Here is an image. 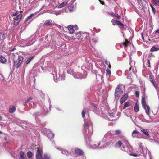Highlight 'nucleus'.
<instances>
[{"mask_svg": "<svg viewBox=\"0 0 159 159\" xmlns=\"http://www.w3.org/2000/svg\"><path fill=\"white\" fill-rule=\"evenodd\" d=\"M12 16L13 18V25L15 26H17L22 16L21 12L16 11L12 14Z\"/></svg>", "mask_w": 159, "mask_h": 159, "instance_id": "obj_1", "label": "nucleus"}, {"mask_svg": "<svg viewBox=\"0 0 159 159\" xmlns=\"http://www.w3.org/2000/svg\"><path fill=\"white\" fill-rule=\"evenodd\" d=\"M14 61V66L17 68L21 67L23 63V57L21 56H19L18 59L15 60L13 59Z\"/></svg>", "mask_w": 159, "mask_h": 159, "instance_id": "obj_2", "label": "nucleus"}, {"mask_svg": "<svg viewBox=\"0 0 159 159\" xmlns=\"http://www.w3.org/2000/svg\"><path fill=\"white\" fill-rule=\"evenodd\" d=\"M142 107L145 110L146 113L148 115L150 114V107L148 105L146 100H142Z\"/></svg>", "mask_w": 159, "mask_h": 159, "instance_id": "obj_3", "label": "nucleus"}, {"mask_svg": "<svg viewBox=\"0 0 159 159\" xmlns=\"http://www.w3.org/2000/svg\"><path fill=\"white\" fill-rule=\"evenodd\" d=\"M43 150V148L40 147H39L37 148L36 155V159H41L42 158Z\"/></svg>", "mask_w": 159, "mask_h": 159, "instance_id": "obj_4", "label": "nucleus"}, {"mask_svg": "<svg viewBox=\"0 0 159 159\" xmlns=\"http://www.w3.org/2000/svg\"><path fill=\"white\" fill-rule=\"evenodd\" d=\"M123 91L120 89V87L118 86L116 88L115 93V97L117 98H119L122 94Z\"/></svg>", "mask_w": 159, "mask_h": 159, "instance_id": "obj_5", "label": "nucleus"}, {"mask_svg": "<svg viewBox=\"0 0 159 159\" xmlns=\"http://www.w3.org/2000/svg\"><path fill=\"white\" fill-rule=\"evenodd\" d=\"M111 22L113 25H118L120 28L122 29L124 27V25L119 21L116 20L114 19H113L111 20Z\"/></svg>", "mask_w": 159, "mask_h": 159, "instance_id": "obj_6", "label": "nucleus"}, {"mask_svg": "<svg viewBox=\"0 0 159 159\" xmlns=\"http://www.w3.org/2000/svg\"><path fill=\"white\" fill-rule=\"evenodd\" d=\"M75 28V29L76 30H77L78 29V27L76 25H75V26L70 25L68 26V29L70 33L73 34L74 33Z\"/></svg>", "mask_w": 159, "mask_h": 159, "instance_id": "obj_7", "label": "nucleus"}, {"mask_svg": "<svg viewBox=\"0 0 159 159\" xmlns=\"http://www.w3.org/2000/svg\"><path fill=\"white\" fill-rule=\"evenodd\" d=\"M75 153L77 156H80L83 155L84 152L82 150L80 149H78L75 150Z\"/></svg>", "mask_w": 159, "mask_h": 159, "instance_id": "obj_8", "label": "nucleus"}, {"mask_svg": "<svg viewBox=\"0 0 159 159\" xmlns=\"http://www.w3.org/2000/svg\"><path fill=\"white\" fill-rule=\"evenodd\" d=\"M52 25V21L51 20H47L43 24V26L45 27H47L50 26Z\"/></svg>", "mask_w": 159, "mask_h": 159, "instance_id": "obj_9", "label": "nucleus"}, {"mask_svg": "<svg viewBox=\"0 0 159 159\" xmlns=\"http://www.w3.org/2000/svg\"><path fill=\"white\" fill-rule=\"evenodd\" d=\"M140 5L142 7H145L146 6V3L144 0H139V2Z\"/></svg>", "mask_w": 159, "mask_h": 159, "instance_id": "obj_10", "label": "nucleus"}, {"mask_svg": "<svg viewBox=\"0 0 159 159\" xmlns=\"http://www.w3.org/2000/svg\"><path fill=\"white\" fill-rule=\"evenodd\" d=\"M16 110V108L15 106L13 105H11L9 107V111L10 113H13Z\"/></svg>", "mask_w": 159, "mask_h": 159, "instance_id": "obj_11", "label": "nucleus"}, {"mask_svg": "<svg viewBox=\"0 0 159 159\" xmlns=\"http://www.w3.org/2000/svg\"><path fill=\"white\" fill-rule=\"evenodd\" d=\"M131 44L130 41H129L127 39H125V41L123 43V44L125 47H127L128 46H130Z\"/></svg>", "mask_w": 159, "mask_h": 159, "instance_id": "obj_12", "label": "nucleus"}, {"mask_svg": "<svg viewBox=\"0 0 159 159\" xmlns=\"http://www.w3.org/2000/svg\"><path fill=\"white\" fill-rule=\"evenodd\" d=\"M134 111L135 112H138L139 110V106L138 103H136L134 107Z\"/></svg>", "mask_w": 159, "mask_h": 159, "instance_id": "obj_13", "label": "nucleus"}, {"mask_svg": "<svg viewBox=\"0 0 159 159\" xmlns=\"http://www.w3.org/2000/svg\"><path fill=\"white\" fill-rule=\"evenodd\" d=\"M141 130L143 133L145 134V135L148 137V138L149 137V134H148L147 129H145L142 128H141Z\"/></svg>", "mask_w": 159, "mask_h": 159, "instance_id": "obj_14", "label": "nucleus"}, {"mask_svg": "<svg viewBox=\"0 0 159 159\" xmlns=\"http://www.w3.org/2000/svg\"><path fill=\"white\" fill-rule=\"evenodd\" d=\"M76 38H74V39H82L83 38V36L80 33H78L76 34Z\"/></svg>", "mask_w": 159, "mask_h": 159, "instance_id": "obj_15", "label": "nucleus"}, {"mask_svg": "<svg viewBox=\"0 0 159 159\" xmlns=\"http://www.w3.org/2000/svg\"><path fill=\"white\" fill-rule=\"evenodd\" d=\"M7 60L6 58L2 56H0V61L2 63L5 64Z\"/></svg>", "mask_w": 159, "mask_h": 159, "instance_id": "obj_16", "label": "nucleus"}, {"mask_svg": "<svg viewBox=\"0 0 159 159\" xmlns=\"http://www.w3.org/2000/svg\"><path fill=\"white\" fill-rule=\"evenodd\" d=\"M149 78L150 80V81L152 83V84H153L154 87L157 89V87L158 85L157 84L155 83L154 81L153 80V79L152 78V77L150 76L149 77Z\"/></svg>", "mask_w": 159, "mask_h": 159, "instance_id": "obj_17", "label": "nucleus"}, {"mask_svg": "<svg viewBox=\"0 0 159 159\" xmlns=\"http://www.w3.org/2000/svg\"><path fill=\"white\" fill-rule=\"evenodd\" d=\"M123 145V143L120 141H119L117 142L115 144V147H121Z\"/></svg>", "mask_w": 159, "mask_h": 159, "instance_id": "obj_18", "label": "nucleus"}, {"mask_svg": "<svg viewBox=\"0 0 159 159\" xmlns=\"http://www.w3.org/2000/svg\"><path fill=\"white\" fill-rule=\"evenodd\" d=\"M20 155V159H25V157L24 156V152L22 151H20L19 152Z\"/></svg>", "mask_w": 159, "mask_h": 159, "instance_id": "obj_19", "label": "nucleus"}, {"mask_svg": "<svg viewBox=\"0 0 159 159\" xmlns=\"http://www.w3.org/2000/svg\"><path fill=\"white\" fill-rule=\"evenodd\" d=\"M152 2L154 5L159 6V0H152Z\"/></svg>", "mask_w": 159, "mask_h": 159, "instance_id": "obj_20", "label": "nucleus"}, {"mask_svg": "<svg viewBox=\"0 0 159 159\" xmlns=\"http://www.w3.org/2000/svg\"><path fill=\"white\" fill-rule=\"evenodd\" d=\"M158 50H159V48H157L156 46H154L151 48L150 51L151 52L155 51H158Z\"/></svg>", "mask_w": 159, "mask_h": 159, "instance_id": "obj_21", "label": "nucleus"}, {"mask_svg": "<svg viewBox=\"0 0 159 159\" xmlns=\"http://www.w3.org/2000/svg\"><path fill=\"white\" fill-rule=\"evenodd\" d=\"M43 157H42L41 159H51L50 156L47 154H44Z\"/></svg>", "mask_w": 159, "mask_h": 159, "instance_id": "obj_22", "label": "nucleus"}, {"mask_svg": "<svg viewBox=\"0 0 159 159\" xmlns=\"http://www.w3.org/2000/svg\"><path fill=\"white\" fill-rule=\"evenodd\" d=\"M131 105L130 102H126L124 104V106L123 107V109H125L126 107L130 106Z\"/></svg>", "mask_w": 159, "mask_h": 159, "instance_id": "obj_23", "label": "nucleus"}, {"mask_svg": "<svg viewBox=\"0 0 159 159\" xmlns=\"http://www.w3.org/2000/svg\"><path fill=\"white\" fill-rule=\"evenodd\" d=\"M34 57V56H32L29 58L26 62V64H28L32 60V59H33Z\"/></svg>", "mask_w": 159, "mask_h": 159, "instance_id": "obj_24", "label": "nucleus"}, {"mask_svg": "<svg viewBox=\"0 0 159 159\" xmlns=\"http://www.w3.org/2000/svg\"><path fill=\"white\" fill-rule=\"evenodd\" d=\"M5 39V35L3 32H0V39L1 40H3Z\"/></svg>", "mask_w": 159, "mask_h": 159, "instance_id": "obj_25", "label": "nucleus"}, {"mask_svg": "<svg viewBox=\"0 0 159 159\" xmlns=\"http://www.w3.org/2000/svg\"><path fill=\"white\" fill-rule=\"evenodd\" d=\"M67 4V2H64L60 4L59 6V8H62L66 6Z\"/></svg>", "mask_w": 159, "mask_h": 159, "instance_id": "obj_26", "label": "nucleus"}, {"mask_svg": "<svg viewBox=\"0 0 159 159\" xmlns=\"http://www.w3.org/2000/svg\"><path fill=\"white\" fill-rule=\"evenodd\" d=\"M27 157L29 158H30L32 157L33 154V153L31 151H29L27 152Z\"/></svg>", "mask_w": 159, "mask_h": 159, "instance_id": "obj_27", "label": "nucleus"}, {"mask_svg": "<svg viewBox=\"0 0 159 159\" xmlns=\"http://www.w3.org/2000/svg\"><path fill=\"white\" fill-rule=\"evenodd\" d=\"M68 9L70 11H74L75 10V8L73 5H70L68 7Z\"/></svg>", "mask_w": 159, "mask_h": 159, "instance_id": "obj_28", "label": "nucleus"}, {"mask_svg": "<svg viewBox=\"0 0 159 159\" xmlns=\"http://www.w3.org/2000/svg\"><path fill=\"white\" fill-rule=\"evenodd\" d=\"M128 97V94L126 93L121 98V99H127Z\"/></svg>", "mask_w": 159, "mask_h": 159, "instance_id": "obj_29", "label": "nucleus"}, {"mask_svg": "<svg viewBox=\"0 0 159 159\" xmlns=\"http://www.w3.org/2000/svg\"><path fill=\"white\" fill-rule=\"evenodd\" d=\"M112 16H113L116 17L117 19H120L121 18L120 16L116 13L114 14Z\"/></svg>", "mask_w": 159, "mask_h": 159, "instance_id": "obj_30", "label": "nucleus"}, {"mask_svg": "<svg viewBox=\"0 0 159 159\" xmlns=\"http://www.w3.org/2000/svg\"><path fill=\"white\" fill-rule=\"evenodd\" d=\"M121 131L120 130H116L115 131V134L116 135L120 134H121Z\"/></svg>", "mask_w": 159, "mask_h": 159, "instance_id": "obj_31", "label": "nucleus"}, {"mask_svg": "<svg viewBox=\"0 0 159 159\" xmlns=\"http://www.w3.org/2000/svg\"><path fill=\"white\" fill-rule=\"evenodd\" d=\"M134 134L138 135L139 134V132L136 130H134L132 132V136L133 137H135V136L134 135Z\"/></svg>", "mask_w": 159, "mask_h": 159, "instance_id": "obj_32", "label": "nucleus"}, {"mask_svg": "<svg viewBox=\"0 0 159 159\" xmlns=\"http://www.w3.org/2000/svg\"><path fill=\"white\" fill-rule=\"evenodd\" d=\"M62 153L63 154H65L67 156H68L70 153L68 152L67 151L64 150L62 151Z\"/></svg>", "mask_w": 159, "mask_h": 159, "instance_id": "obj_33", "label": "nucleus"}, {"mask_svg": "<svg viewBox=\"0 0 159 159\" xmlns=\"http://www.w3.org/2000/svg\"><path fill=\"white\" fill-rule=\"evenodd\" d=\"M114 143V141H113L112 140H111L107 142V144L108 145H113Z\"/></svg>", "mask_w": 159, "mask_h": 159, "instance_id": "obj_34", "label": "nucleus"}, {"mask_svg": "<svg viewBox=\"0 0 159 159\" xmlns=\"http://www.w3.org/2000/svg\"><path fill=\"white\" fill-rule=\"evenodd\" d=\"M135 95L137 98H138L139 95V92L138 91H136L135 92Z\"/></svg>", "mask_w": 159, "mask_h": 159, "instance_id": "obj_35", "label": "nucleus"}, {"mask_svg": "<svg viewBox=\"0 0 159 159\" xmlns=\"http://www.w3.org/2000/svg\"><path fill=\"white\" fill-rule=\"evenodd\" d=\"M107 74L109 76L110 75L111 72L110 70L107 69L106 70Z\"/></svg>", "mask_w": 159, "mask_h": 159, "instance_id": "obj_36", "label": "nucleus"}, {"mask_svg": "<svg viewBox=\"0 0 159 159\" xmlns=\"http://www.w3.org/2000/svg\"><path fill=\"white\" fill-rule=\"evenodd\" d=\"M85 112L84 110L82 111V116L83 118H84L85 117Z\"/></svg>", "mask_w": 159, "mask_h": 159, "instance_id": "obj_37", "label": "nucleus"}, {"mask_svg": "<svg viewBox=\"0 0 159 159\" xmlns=\"http://www.w3.org/2000/svg\"><path fill=\"white\" fill-rule=\"evenodd\" d=\"M105 63L107 65H108L110 64V62L107 60H106L105 61Z\"/></svg>", "mask_w": 159, "mask_h": 159, "instance_id": "obj_38", "label": "nucleus"}, {"mask_svg": "<svg viewBox=\"0 0 159 159\" xmlns=\"http://www.w3.org/2000/svg\"><path fill=\"white\" fill-rule=\"evenodd\" d=\"M152 9L153 12L154 14H155L156 12V11L154 7H152Z\"/></svg>", "mask_w": 159, "mask_h": 159, "instance_id": "obj_39", "label": "nucleus"}, {"mask_svg": "<svg viewBox=\"0 0 159 159\" xmlns=\"http://www.w3.org/2000/svg\"><path fill=\"white\" fill-rule=\"evenodd\" d=\"M100 3L102 5H104L105 4V2L104 1H102L101 0H98Z\"/></svg>", "mask_w": 159, "mask_h": 159, "instance_id": "obj_40", "label": "nucleus"}, {"mask_svg": "<svg viewBox=\"0 0 159 159\" xmlns=\"http://www.w3.org/2000/svg\"><path fill=\"white\" fill-rule=\"evenodd\" d=\"M4 77H3V75L2 74L0 73V79L1 80H3L4 79Z\"/></svg>", "mask_w": 159, "mask_h": 159, "instance_id": "obj_41", "label": "nucleus"}, {"mask_svg": "<svg viewBox=\"0 0 159 159\" xmlns=\"http://www.w3.org/2000/svg\"><path fill=\"white\" fill-rule=\"evenodd\" d=\"M147 61H148V63L149 64V65L148 66V67H150V60L148 59H147Z\"/></svg>", "mask_w": 159, "mask_h": 159, "instance_id": "obj_42", "label": "nucleus"}, {"mask_svg": "<svg viewBox=\"0 0 159 159\" xmlns=\"http://www.w3.org/2000/svg\"><path fill=\"white\" fill-rule=\"evenodd\" d=\"M49 136H51V138H52L54 137V135L53 134H49Z\"/></svg>", "mask_w": 159, "mask_h": 159, "instance_id": "obj_43", "label": "nucleus"}, {"mask_svg": "<svg viewBox=\"0 0 159 159\" xmlns=\"http://www.w3.org/2000/svg\"><path fill=\"white\" fill-rule=\"evenodd\" d=\"M31 18V17L30 16H29L28 17H27V18H26V21H27L28 20H29V19H30Z\"/></svg>", "mask_w": 159, "mask_h": 159, "instance_id": "obj_44", "label": "nucleus"}, {"mask_svg": "<svg viewBox=\"0 0 159 159\" xmlns=\"http://www.w3.org/2000/svg\"><path fill=\"white\" fill-rule=\"evenodd\" d=\"M16 49V48H10V50L9 51H13L14 50H15Z\"/></svg>", "mask_w": 159, "mask_h": 159, "instance_id": "obj_45", "label": "nucleus"}, {"mask_svg": "<svg viewBox=\"0 0 159 159\" xmlns=\"http://www.w3.org/2000/svg\"><path fill=\"white\" fill-rule=\"evenodd\" d=\"M125 100H120V102L121 103H122L123 102H124Z\"/></svg>", "mask_w": 159, "mask_h": 159, "instance_id": "obj_46", "label": "nucleus"}, {"mask_svg": "<svg viewBox=\"0 0 159 159\" xmlns=\"http://www.w3.org/2000/svg\"><path fill=\"white\" fill-rule=\"evenodd\" d=\"M84 126H88V124L87 123H85L84 124Z\"/></svg>", "mask_w": 159, "mask_h": 159, "instance_id": "obj_47", "label": "nucleus"}, {"mask_svg": "<svg viewBox=\"0 0 159 159\" xmlns=\"http://www.w3.org/2000/svg\"><path fill=\"white\" fill-rule=\"evenodd\" d=\"M108 67L109 68H110V69L111 68V65L110 64L108 65Z\"/></svg>", "mask_w": 159, "mask_h": 159, "instance_id": "obj_48", "label": "nucleus"}, {"mask_svg": "<svg viewBox=\"0 0 159 159\" xmlns=\"http://www.w3.org/2000/svg\"><path fill=\"white\" fill-rule=\"evenodd\" d=\"M156 32H157L159 34V29L157 30L156 31Z\"/></svg>", "mask_w": 159, "mask_h": 159, "instance_id": "obj_49", "label": "nucleus"}, {"mask_svg": "<svg viewBox=\"0 0 159 159\" xmlns=\"http://www.w3.org/2000/svg\"><path fill=\"white\" fill-rule=\"evenodd\" d=\"M34 16V14H31L30 15V16L31 17H32L33 16Z\"/></svg>", "mask_w": 159, "mask_h": 159, "instance_id": "obj_50", "label": "nucleus"}, {"mask_svg": "<svg viewBox=\"0 0 159 159\" xmlns=\"http://www.w3.org/2000/svg\"><path fill=\"white\" fill-rule=\"evenodd\" d=\"M103 78V76L102 75H101V79L102 80V79Z\"/></svg>", "mask_w": 159, "mask_h": 159, "instance_id": "obj_51", "label": "nucleus"}, {"mask_svg": "<svg viewBox=\"0 0 159 159\" xmlns=\"http://www.w3.org/2000/svg\"><path fill=\"white\" fill-rule=\"evenodd\" d=\"M2 120V117L1 116H0V120Z\"/></svg>", "mask_w": 159, "mask_h": 159, "instance_id": "obj_52", "label": "nucleus"}, {"mask_svg": "<svg viewBox=\"0 0 159 159\" xmlns=\"http://www.w3.org/2000/svg\"><path fill=\"white\" fill-rule=\"evenodd\" d=\"M29 102V101L28 100H27L25 102V103H27Z\"/></svg>", "mask_w": 159, "mask_h": 159, "instance_id": "obj_53", "label": "nucleus"}, {"mask_svg": "<svg viewBox=\"0 0 159 159\" xmlns=\"http://www.w3.org/2000/svg\"><path fill=\"white\" fill-rule=\"evenodd\" d=\"M150 6L151 8L153 7V6L151 4H150Z\"/></svg>", "mask_w": 159, "mask_h": 159, "instance_id": "obj_54", "label": "nucleus"}, {"mask_svg": "<svg viewBox=\"0 0 159 159\" xmlns=\"http://www.w3.org/2000/svg\"><path fill=\"white\" fill-rule=\"evenodd\" d=\"M28 99H31V98L30 97L28 98Z\"/></svg>", "mask_w": 159, "mask_h": 159, "instance_id": "obj_55", "label": "nucleus"}, {"mask_svg": "<svg viewBox=\"0 0 159 159\" xmlns=\"http://www.w3.org/2000/svg\"><path fill=\"white\" fill-rule=\"evenodd\" d=\"M2 132L0 131V134H2Z\"/></svg>", "mask_w": 159, "mask_h": 159, "instance_id": "obj_56", "label": "nucleus"}, {"mask_svg": "<svg viewBox=\"0 0 159 159\" xmlns=\"http://www.w3.org/2000/svg\"><path fill=\"white\" fill-rule=\"evenodd\" d=\"M142 38L143 39V35H142Z\"/></svg>", "mask_w": 159, "mask_h": 159, "instance_id": "obj_57", "label": "nucleus"}, {"mask_svg": "<svg viewBox=\"0 0 159 159\" xmlns=\"http://www.w3.org/2000/svg\"><path fill=\"white\" fill-rule=\"evenodd\" d=\"M142 100L144 99V98H143L142 99Z\"/></svg>", "mask_w": 159, "mask_h": 159, "instance_id": "obj_58", "label": "nucleus"}, {"mask_svg": "<svg viewBox=\"0 0 159 159\" xmlns=\"http://www.w3.org/2000/svg\"><path fill=\"white\" fill-rule=\"evenodd\" d=\"M131 68H130L129 70H131Z\"/></svg>", "mask_w": 159, "mask_h": 159, "instance_id": "obj_59", "label": "nucleus"}, {"mask_svg": "<svg viewBox=\"0 0 159 159\" xmlns=\"http://www.w3.org/2000/svg\"><path fill=\"white\" fill-rule=\"evenodd\" d=\"M98 145L99 146V145H100V143H98Z\"/></svg>", "mask_w": 159, "mask_h": 159, "instance_id": "obj_60", "label": "nucleus"}, {"mask_svg": "<svg viewBox=\"0 0 159 159\" xmlns=\"http://www.w3.org/2000/svg\"><path fill=\"white\" fill-rule=\"evenodd\" d=\"M134 156H136V154L134 155Z\"/></svg>", "mask_w": 159, "mask_h": 159, "instance_id": "obj_61", "label": "nucleus"}]
</instances>
